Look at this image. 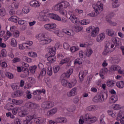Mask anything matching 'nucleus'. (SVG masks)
Returning <instances> with one entry per match:
<instances>
[{
  "label": "nucleus",
  "mask_w": 124,
  "mask_h": 124,
  "mask_svg": "<svg viewBox=\"0 0 124 124\" xmlns=\"http://www.w3.org/2000/svg\"><path fill=\"white\" fill-rule=\"evenodd\" d=\"M86 31L87 32H91V36L95 37L96 36H97V35L99 32V28H98V27L95 28L93 27V26H90L88 28L86 29Z\"/></svg>",
  "instance_id": "f257e3e1"
},
{
  "label": "nucleus",
  "mask_w": 124,
  "mask_h": 124,
  "mask_svg": "<svg viewBox=\"0 0 124 124\" xmlns=\"http://www.w3.org/2000/svg\"><path fill=\"white\" fill-rule=\"evenodd\" d=\"M93 7L95 13L98 15L100 14L102 11H103V4L100 1L97 2L96 4L93 5Z\"/></svg>",
  "instance_id": "f03ea898"
},
{
  "label": "nucleus",
  "mask_w": 124,
  "mask_h": 124,
  "mask_svg": "<svg viewBox=\"0 0 124 124\" xmlns=\"http://www.w3.org/2000/svg\"><path fill=\"white\" fill-rule=\"evenodd\" d=\"M107 98V94L105 93H100L99 95L95 96L93 98L94 102H102Z\"/></svg>",
  "instance_id": "7ed1b4c3"
},
{
  "label": "nucleus",
  "mask_w": 124,
  "mask_h": 124,
  "mask_svg": "<svg viewBox=\"0 0 124 124\" xmlns=\"http://www.w3.org/2000/svg\"><path fill=\"white\" fill-rule=\"evenodd\" d=\"M55 106V103L52 101H46L42 104V107L46 110L51 109Z\"/></svg>",
  "instance_id": "20e7f679"
},
{
  "label": "nucleus",
  "mask_w": 124,
  "mask_h": 124,
  "mask_svg": "<svg viewBox=\"0 0 124 124\" xmlns=\"http://www.w3.org/2000/svg\"><path fill=\"white\" fill-rule=\"evenodd\" d=\"M39 19L40 21H43L44 22H49L50 21L49 17L47 16V14L44 12L40 13Z\"/></svg>",
  "instance_id": "39448f33"
},
{
  "label": "nucleus",
  "mask_w": 124,
  "mask_h": 124,
  "mask_svg": "<svg viewBox=\"0 0 124 124\" xmlns=\"http://www.w3.org/2000/svg\"><path fill=\"white\" fill-rule=\"evenodd\" d=\"M74 83H70L67 81V80L65 79H62V86L64 87H67V88H72V87H74L75 86V84H76V81H74Z\"/></svg>",
  "instance_id": "423d86ee"
},
{
  "label": "nucleus",
  "mask_w": 124,
  "mask_h": 124,
  "mask_svg": "<svg viewBox=\"0 0 124 124\" xmlns=\"http://www.w3.org/2000/svg\"><path fill=\"white\" fill-rule=\"evenodd\" d=\"M57 28V25L55 23H48L45 25V29L48 31L55 30Z\"/></svg>",
  "instance_id": "0eeeda50"
},
{
  "label": "nucleus",
  "mask_w": 124,
  "mask_h": 124,
  "mask_svg": "<svg viewBox=\"0 0 124 124\" xmlns=\"http://www.w3.org/2000/svg\"><path fill=\"white\" fill-rule=\"evenodd\" d=\"M25 106L26 108L34 109V108H36L38 106V105L31 102H28L25 104Z\"/></svg>",
  "instance_id": "6e6552de"
},
{
  "label": "nucleus",
  "mask_w": 124,
  "mask_h": 124,
  "mask_svg": "<svg viewBox=\"0 0 124 124\" xmlns=\"http://www.w3.org/2000/svg\"><path fill=\"white\" fill-rule=\"evenodd\" d=\"M57 112L58 108H54L47 112L46 116H47V117H51V116L55 115V114H56V113H57Z\"/></svg>",
  "instance_id": "1a4fd4ad"
},
{
  "label": "nucleus",
  "mask_w": 124,
  "mask_h": 124,
  "mask_svg": "<svg viewBox=\"0 0 124 124\" xmlns=\"http://www.w3.org/2000/svg\"><path fill=\"white\" fill-rule=\"evenodd\" d=\"M34 121L37 124H44L46 122V119L43 117H36Z\"/></svg>",
  "instance_id": "9d476101"
},
{
  "label": "nucleus",
  "mask_w": 124,
  "mask_h": 124,
  "mask_svg": "<svg viewBox=\"0 0 124 124\" xmlns=\"http://www.w3.org/2000/svg\"><path fill=\"white\" fill-rule=\"evenodd\" d=\"M62 31L64 33L67 34V35H68L69 36H73L75 34L74 31L71 30L64 29L62 30Z\"/></svg>",
  "instance_id": "9b49d317"
},
{
  "label": "nucleus",
  "mask_w": 124,
  "mask_h": 124,
  "mask_svg": "<svg viewBox=\"0 0 124 124\" xmlns=\"http://www.w3.org/2000/svg\"><path fill=\"white\" fill-rule=\"evenodd\" d=\"M62 31L64 33L67 34V35H68L69 36H73L75 34L74 31L71 30L64 29L62 30Z\"/></svg>",
  "instance_id": "f8f14e48"
},
{
  "label": "nucleus",
  "mask_w": 124,
  "mask_h": 124,
  "mask_svg": "<svg viewBox=\"0 0 124 124\" xmlns=\"http://www.w3.org/2000/svg\"><path fill=\"white\" fill-rule=\"evenodd\" d=\"M70 20L74 24L76 25H78L80 23V21L77 19V17L74 15L70 16L69 17Z\"/></svg>",
  "instance_id": "ddd939ff"
},
{
  "label": "nucleus",
  "mask_w": 124,
  "mask_h": 124,
  "mask_svg": "<svg viewBox=\"0 0 124 124\" xmlns=\"http://www.w3.org/2000/svg\"><path fill=\"white\" fill-rule=\"evenodd\" d=\"M66 62H69V64L67 65V66H70V65H71V61H70V58H66L64 59H62L61 61L60 64H61V65H62L63 63H65Z\"/></svg>",
  "instance_id": "4468645a"
},
{
  "label": "nucleus",
  "mask_w": 124,
  "mask_h": 124,
  "mask_svg": "<svg viewBox=\"0 0 124 124\" xmlns=\"http://www.w3.org/2000/svg\"><path fill=\"white\" fill-rule=\"evenodd\" d=\"M47 33H41L36 36V38L40 39L41 41H43L45 38H46Z\"/></svg>",
  "instance_id": "2eb2a0df"
},
{
  "label": "nucleus",
  "mask_w": 124,
  "mask_h": 124,
  "mask_svg": "<svg viewBox=\"0 0 124 124\" xmlns=\"http://www.w3.org/2000/svg\"><path fill=\"white\" fill-rule=\"evenodd\" d=\"M104 38H105V34L104 33H101L97 36L96 41L97 42H101Z\"/></svg>",
  "instance_id": "dca6fc26"
},
{
  "label": "nucleus",
  "mask_w": 124,
  "mask_h": 124,
  "mask_svg": "<svg viewBox=\"0 0 124 124\" xmlns=\"http://www.w3.org/2000/svg\"><path fill=\"white\" fill-rule=\"evenodd\" d=\"M108 72V69L107 68L101 69L100 71V76L102 79H104V75Z\"/></svg>",
  "instance_id": "f3484780"
},
{
  "label": "nucleus",
  "mask_w": 124,
  "mask_h": 124,
  "mask_svg": "<svg viewBox=\"0 0 124 124\" xmlns=\"http://www.w3.org/2000/svg\"><path fill=\"white\" fill-rule=\"evenodd\" d=\"M106 32L108 36L113 37L116 35V32H115V31H114V30L112 29H107Z\"/></svg>",
  "instance_id": "a211bd4d"
},
{
  "label": "nucleus",
  "mask_w": 124,
  "mask_h": 124,
  "mask_svg": "<svg viewBox=\"0 0 124 124\" xmlns=\"http://www.w3.org/2000/svg\"><path fill=\"white\" fill-rule=\"evenodd\" d=\"M77 92V88L75 87L73 88L69 93H67L68 96L70 97L71 96H74L76 94Z\"/></svg>",
  "instance_id": "6ab92c4d"
},
{
  "label": "nucleus",
  "mask_w": 124,
  "mask_h": 124,
  "mask_svg": "<svg viewBox=\"0 0 124 124\" xmlns=\"http://www.w3.org/2000/svg\"><path fill=\"white\" fill-rule=\"evenodd\" d=\"M53 10L54 11H60L61 9H62V4L61 3H58L54 5L52 8Z\"/></svg>",
  "instance_id": "aec40b11"
},
{
  "label": "nucleus",
  "mask_w": 124,
  "mask_h": 124,
  "mask_svg": "<svg viewBox=\"0 0 124 124\" xmlns=\"http://www.w3.org/2000/svg\"><path fill=\"white\" fill-rule=\"evenodd\" d=\"M46 93V92L45 91V89H43L42 90H37L36 91H34L33 92V94L34 95H39L41 93Z\"/></svg>",
  "instance_id": "412c9836"
},
{
  "label": "nucleus",
  "mask_w": 124,
  "mask_h": 124,
  "mask_svg": "<svg viewBox=\"0 0 124 124\" xmlns=\"http://www.w3.org/2000/svg\"><path fill=\"white\" fill-rule=\"evenodd\" d=\"M30 5L32 7H39V6H40V5H39V2L36 0H32L30 2Z\"/></svg>",
  "instance_id": "4be33fe9"
},
{
  "label": "nucleus",
  "mask_w": 124,
  "mask_h": 124,
  "mask_svg": "<svg viewBox=\"0 0 124 124\" xmlns=\"http://www.w3.org/2000/svg\"><path fill=\"white\" fill-rule=\"evenodd\" d=\"M51 42H52V39L46 38L45 39L43 40L42 41H41L40 43L42 45H46V44H49V43H51Z\"/></svg>",
  "instance_id": "5701e85b"
},
{
  "label": "nucleus",
  "mask_w": 124,
  "mask_h": 124,
  "mask_svg": "<svg viewBox=\"0 0 124 124\" xmlns=\"http://www.w3.org/2000/svg\"><path fill=\"white\" fill-rule=\"evenodd\" d=\"M28 114L29 112H28L27 110H21L19 112H18V116H19V117H27Z\"/></svg>",
  "instance_id": "b1692460"
},
{
  "label": "nucleus",
  "mask_w": 124,
  "mask_h": 124,
  "mask_svg": "<svg viewBox=\"0 0 124 124\" xmlns=\"http://www.w3.org/2000/svg\"><path fill=\"white\" fill-rule=\"evenodd\" d=\"M50 15L52 19L56 20L57 21H62V18H61V17H60L59 15H56L55 14H51Z\"/></svg>",
  "instance_id": "393cba45"
},
{
  "label": "nucleus",
  "mask_w": 124,
  "mask_h": 124,
  "mask_svg": "<svg viewBox=\"0 0 124 124\" xmlns=\"http://www.w3.org/2000/svg\"><path fill=\"white\" fill-rule=\"evenodd\" d=\"M54 56H55V53H53V55H51L47 57V61L50 62V63L55 62L56 61V58H55Z\"/></svg>",
  "instance_id": "a878e982"
},
{
  "label": "nucleus",
  "mask_w": 124,
  "mask_h": 124,
  "mask_svg": "<svg viewBox=\"0 0 124 124\" xmlns=\"http://www.w3.org/2000/svg\"><path fill=\"white\" fill-rule=\"evenodd\" d=\"M78 77L80 80V82L84 81V78H85V72L84 71H80L79 73Z\"/></svg>",
  "instance_id": "bb28decb"
},
{
  "label": "nucleus",
  "mask_w": 124,
  "mask_h": 124,
  "mask_svg": "<svg viewBox=\"0 0 124 124\" xmlns=\"http://www.w3.org/2000/svg\"><path fill=\"white\" fill-rule=\"evenodd\" d=\"M46 73L49 76H52V74H53V69L52 68V66H48L46 67Z\"/></svg>",
  "instance_id": "cd10ccee"
},
{
  "label": "nucleus",
  "mask_w": 124,
  "mask_h": 124,
  "mask_svg": "<svg viewBox=\"0 0 124 124\" xmlns=\"http://www.w3.org/2000/svg\"><path fill=\"white\" fill-rule=\"evenodd\" d=\"M62 8H67L70 5L69 2L66 1H63L61 2Z\"/></svg>",
  "instance_id": "c85d7f7f"
},
{
  "label": "nucleus",
  "mask_w": 124,
  "mask_h": 124,
  "mask_svg": "<svg viewBox=\"0 0 124 124\" xmlns=\"http://www.w3.org/2000/svg\"><path fill=\"white\" fill-rule=\"evenodd\" d=\"M112 50H110V48H109L108 46H107L105 48L104 51L103 52V55L104 56H106L109 54V53H111L112 52Z\"/></svg>",
  "instance_id": "c756f323"
},
{
  "label": "nucleus",
  "mask_w": 124,
  "mask_h": 124,
  "mask_svg": "<svg viewBox=\"0 0 124 124\" xmlns=\"http://www.w3.org/2000/svg\"><path fill=\"white\" fill-rule=\"evenodd\" d=\"M57 122L58 123H61L62 124H64L65 123H66V122H67V120H66V118L64 117H60V118H57Z\"/></svg>",
  "instance_id": "7c9ffc66"
},
{
  "label": "nucleus",
  "mask_w": 124,
  "mask_h": 124,
  "mask_svg": "<svg viewBox=\"0 0 124 124\" xmlns=\"http://www.w3.org/2000/svg\"><path fill=\"white\" fill-rule=\"evenodd\" d=\"M36 68H37V66H36V65L31 66L29 67V70L32 74H34L36 71Z\"/></svg>",
  "instance_id": "2f4dec72"
},
{
  "label": "nucleus",
  "mask_w": 124,
  "mask_h": 124,
  "mask_svg": "<svg viewBox=\"0 0 124 124\" xmlns=\"http://www.w3.org/2000/svg\"><path fill=\"white\" fill-rule=\"evenodd\" d=\"M116 86L119 88V89H123V88H124V81H121L117 82L116 83Z\"/></svg>",
  "instance_id": "473e14b6"
},
{
  "label": "nucleus",
  "mask_w": 124,
  "mask_h": 124,
  "mask_svg": "<svg viewBox=\"0 0 124 124\" xmlns=\"http://www.w3.org/2000/svg\"><path fill=\"white\" fill-rule=\"evenodd\" d=\"M9 21L14 22V23H17L18 22V18L16 16H13L9 18Z\"/></svg>",
  "instance_id": "72a5a7b5"
},
{
  "label": "nucleus",
  "mask_w": 124,
  "mask_h": 124,
  "mask_svg": "<svg viewBox=\"0 0 124 124\" xmlns=\"http://www.w3.org/2000/svg\"><path fill=\"white\" fill-rule=\"evenodd\" d=\"M118 100V96L116 95L112 96L110 98V102L111 103H115Z\"/></svg>",
  "instance_id": "f704fd0d"
},
{
  "label": "nucleus",
  "mask_w": 124,
  "mask_h": 124,
  "mask_svg": "<svg viewBox=\"0 0 124 124\" xmlns=\"http://www.w3.org/2000/svg\"><path fill=\"white\" fill-rule=\"evenodd\" d=\"M46 75V69H43L41 70V72H40V74L39 75V78H41L43 77V76H45Z\"/></svg>",
  "instance_id": "c9c22d12"
},
{
  "label": "nucleus",
  "mask_w": 124,
  "mask_h": 124,
  "mask_svg": "<svg viewBox=\"0 0 124 124\" xmlns=\"http://www.w3.org/2000/svg\"><path fill=\"white\" fill-rule=\"evenodd\" d=\"M36 118V114H33V115H29L27 116L26 117V119L28 120V121H31V120H33V119H34V120H35Z\"/></svg>",
  "instance_id": "e433bc0d"
},
{
  "label": "nucleus",
  "mask_w": 124,
  "mask_h": 124,
  "mask_svg": "<svg viewBox=\"0 0 124 124\" xmlns=\"http://www.w3.org/2000/svg\"><path fill=\"white\" fill-rule=\"evenodd\" d=\"M87 109L89 111H94L95 110H97V107L95 106H90L87 108Z\"/></svg>",
  "instance_id": "4c0bfd02"
},
{
  "label": "nucleus",
  "mask_w": 124,
  "mask_h": 124,
  "mask_svg": "<svg viewBox=\"0 0 124 124\" xmlns=\"http://www.w3.org/2000/svg\"><path fill=\"white\" fill-rule=\"evenodd\" d=\"M11 45L13 46V47H16L17 46V41L15 38L12 39L11 41Z\"/></svg>",
  "instance_id": "58836bf2"
},
{
  "label": "nucleus",
  "mask_w": 124,
  "mask_h": 124,
  "mask_svg": "<svg viewBox=\"0 0 124 124\" xmlns=\"http://www.w3.org/2000/svg\"><path fill=\"white\" fill-rule=\"evenodd\" d=\"M28 55L31 58H36L37 57V53L34 52H29Z\"/></svg>",
  "instance_id": "ea45409f"
},
{
  "label": "nucleus",
  "mask_w": 124,
  "mask_h": 124,
  "mask_svg": "<svg viewBox=\"0 0 124 124\" xmlns=\"http://www.w3.org/2000/svg\"><path fill=\"white\" fill-rule=\"evenodd\" d=\"M117 121H120L121 124H124V116L122 118V116L118 115L117 118Z\"/></svg>",
  "instance_id": "a19ab883"
},
{
  "label": "nucleus",
  "mask_w": 124,
  "mask_h": 124,
  "mask_svg": "<svg viewBox=\"0 0 124 124\" xmlns=\"http://www.w3.org/2000/svg\"><path fill=\"white\" fill-rule=\"evenodd\" d=\"M22 12L26 14L29 13V12H30V9H29V7L28 6L24 7L22 9Z\"/></svg>",
  "instance_id": "79ce46f5"
},
{
  "label": "nucleus",
  "mask_w": 124,
  "mask_h": 124,
  "mask_svg": "<svg viewBox=\"0 0 124 124\" xmlns=\"http://www.w3.org/2000/svg\"><path fill=\"white\" fill-rule=\"evenodd\" d=\"M47 50L49 52H50L51 53H54V54H55V51H56V48L49 46L48 47H47Z\"/></svg>",
  "instance_id": "37998d69"
},
{
  "label": "nucleus",
  "mask_w": 124,
  "mask_h": 124,
  "mask_svg": "<svg viewBox=\"0 0 124 124\" xmlns=\"http://www.w3.org/2000/svg\"><path fill=\"white\" fill-rule=\"evenodd\" d=\"M114 84H115V81L110 80L107 82V86H108V87H112L114 86Z\"/></svg>",
  "instance_id": "c03bdc74"
},
{
  "label": "nucleus",
  "mask_w": 124,
  "mask_h": 124,
  "mask_svg": "<svg viewBox=\"0 0 124 124\" xmlns=\"http://www.w3.org/2000/svg\"><path fill=\"white\" fill-rule=\"evenodd\" d=\"M120 69V67L117 65L112 66L110 67V70L112 71H115V70H119Z\"/></svg>",
  "instance_id": "a18cd8bd"
},
{
  "label": "nucleus",
  "mask_w": 124,
  "mask_h": 124,
  "mask_svg": "<svg viewBox=\"0 0 124 124\" xmlns=\"http://www.w3.org/2000/svg\"><path fill=\"white\" fill-rule=\"evenodd\" d=\"M92 54H93V50L91 49H88L87 52L86 53V55L88 58L92 56Z\"/></svg>",
  "instance_id": "49530a36"
},
{
  "label": "nucleus",
  "mask_w": 124,
  "mask_h": 124,
  "mask_svg": "<svg viewBox=\"0 0 124 124\" xmlns=\"http://www.w3.org/2000/svg\"><path fill=\"white\" fill-rule=\"evenodd\" d=\"M6 76L9 78V79H12L14 76H13V74H11L10 72H7L6 73Z\"/></svg>",
  "instance_id": "de8ad7c7"
},
{
  "label": "nucleus",
  "mask_w": 124,
  "mask_h": 124,
  "mask_svg": "<svg viewBox=\"0 0 124 124\" xmlns=\"http://www.w3.org/2000/svg\"><path fill=\"white\" fill-rule=\"evenodd\" d=\"M0 15L2 17L5 16V9L2 8L0 9Z\"/></svg>",
  "instance_id": "09e8293b"
},
{
  "label": "nucleus",
  "mask_w": 124,
  "mask_h": 124,
  "mask_svg": "<svg viewBox=\"0 0 124 124\" xmlns=\"http://www.w3.org/2000/svg\"><path fill=\"white\" fill-rule=\"evenodd\" d=\"M21 62V59L18 57L15 58L12 60L13 63H16V62Z\"/></svg>",
  "instance_id": "8fccbe9b"
},
{
  "label": "nucleus",
  "mask_w": 124,
  "mask_h": 124,
  "mask_svg": "<svg viewBox=\"0 0 124 124\" xmlns=\"http://www.w3.org/2000/svg\"><path fill=\"white\" fill-rule=\"evenodd\" d=\"M13 35L14 37H19V35H20V32H19V31L16 30L13 32Z\"/></svg>",
  "instance_id": "3c124183"
},
{
  "label": "nucleus",
  "mask_w": 124,
  "mask_h": 124,
  "mask_svg": "<svg viewBox=\"0 0 124 124\" xmlns=\"http://www.w3.org/2000/svg\"><path fill=\"white\" fill-rule=\"evenodd\" d=\"M78 50H79V48L76 46H72L70 48L72 53H74L75 52H76V51H78Z\"/></svg>",
  "instance_id": "603ef678"
},
{
  "label": "nucleus",
  "mask_w": 124,
  "mask_h": 124,
  "mask_svg": "<svg viewBox=\"0 0 124 124\" xmlns=\"http://www.w3.org/2000/svg\"><path fill=\"white\" fill-rule=\"evenodd\" d=\"M75 29V31L77 32H79V31H82V30L83 29V28L81 27V26H76Z\"/></svg>",
  "instance_id": "864d4df0"
},
{
  "label": "nucleus",
  "mask_w": 124,
  "mask_h": 124,
  "mask_svg": "<svg viewBox=\"0 0 124 124\" xmlns=\"http://www.w3.org/2000/svg\"><path fill=\"white\" fill-rule=\"evenodd\" d=\"M19 108H15L13 109L12 113L13 115H17V113H18V111H19Z\"/></svg>",
  "instance_id": "5fc2aeb1"
},
{
  "label": "nucleus",
  "mask_w": 124,
  "mask_h": 124,
  "mask_svg": "<svg viewBox=\"0 0 124 124\" xmlns=\"http://www.w3.org/2000/svg\"><path fill=\"white\" fill-rule=\"evenodd\" d=\"M90 122L89 124H93V123H95L96 122V117L91 116V119H90Z\"/></svg>",
  "instance_id": "6e6d98bb"
},
{
  "label": "nucleus",
  "mask_w": 124,
  "mask_h": 124,
  "mask_svg": "<svg viewBox=\"0 0 124 124\" xmlns=\"http://www.w3.org/2000/svg\"><path fill=\"white\" fill-rule=\"evenodd\" d=\"M92 119V115L90 114H86L85 116V120L86 121H89V120H91Z\"/></svg>",
  "instance_id": "4d7b16f0"
},
{
  "label": "nucleus",
  "mask_w": 124,
  "mask_h": 124,
  "mask_svg": "<svg viewBox=\"0 0 124 124\" xmlns=\"http://www.w3.org/2000/svg\"><path fill=\"white\" fill-rule=\"evenodd\" d=\"M75 110V107L74 106H70L69 108H67V110L69 112H73Z\"/></svg>",
  "instance_id": "13d9d810"
},
{
  "label": "nucleus",
  "mask_w": 124,
  "mask_h": 124,
  "mask_svg": "<svg viewBox=\"0 0 124 124\" xmlns=\"http://www.w3.org/2000/svg\"><path fill=\"white\" fill-rule=\"evenodd\" d=\"M28 81L30 82V83H35V78H32V77H29L28 78Z\"/></svg>",
  "instance_id": "bf43d9fd"
},
{
  "label": "nucleus",
  "mask_w": 124,
  "mask_h": 124,
  "mask_svg": "<svg viewBox=\"0 0 124 124\" xmlns=\"http://www.w3.org/2000/svg\"><path fill=\"white\" fill-rule=\"evenodd\" d=\"M53 70L54 73H57L60 70V66H55L53 68Z\"/></svg>",
  "instance_id": "052dcab7"
},
{
  "label": "nucleus",
  "mask_w": 124,
  "mask_h": 124,
  "mask_svg": "<svg viewBox=\"0 0 124 124\" xmlns=\"http://www.w3.org/2000/svg\"><path fill=\"white\" fill-rule=\"evenodd\" d=\"M1 54L2 57H6V54H7L6 50L5 49H3L1 51Z\"/></svg>",
  "instance_id": "680f3d73"
},
{
  "label": "nucleus",
  "mask_w": 124,
  "mask_h": 124,
  "mask_svg": "<svg viewBox=\"0 0 124 124\" xmlns=\"http://www.w3.org/2000/svg\"><path fill=\"white\" fill-rule=\"evenodd\" d=\"M59 12L62 15H66L67 14V11L65 10H60Z\"/></svg>",
  "instance_id": "e2e57ef3"
},
{
  "label": "nucleus",
  "mask_w": 124,
  "mask_h": 124,
  "mask_svg": "<svg viewBox=\"0 0 124 124\" xmlns=\"http://www.w3.org/2000/svg\"><path fill=\"white\" fill-rule=\"evenodd\" d=\"M71 75H70V74L67 72L66 73H63L62 76V77H66V78H69Z\"/></svg>",
  "instance_id": "0e129e2a"
},
{
  "label": "nucleus",
  "mask_w": 124,
  "mask_h": 124,
  "mask_svg": "<svg viewBox=\"0 0 124 124\" xmlns=\"http://www.w3.org/2000/svg\"><path fill=\"white\" fill-rule=\"evenodd\" d=\"M26 44H24L23 43L22 45H19V48L20 50H24V49L26 48Z\"/></svg>",
  "instance_id": "69168bd1"
},
{
  "label": "nucleus",
  "mask_w": 124,
  "mask_h": 124,
  "mask_svg": "<svg viewBox=\"0 0 124 124\" xmlns=\"http://www.w3.org/2000/svg\"><path fill=\"white\" fill-rule=\"evenodd\" d=\"M26 96L28 98V99H31V92H30V91H27Z\"/></svg>",
  "instance_id": "338daca9"
},
{
  "label": "nucleus",
  "mask_w": 124,
  "mask_h": 124,
  "mask_svg": "<svg viewBox=\"0 0 124 124\" xmlns=\"http://www.w3.org/2000/svg\"><path fill=\"white\" fill-rule=\"evenodd\" d=\"M113 108L114 110H119V109H121V107H120L119 105H115L113 107Z\"/></svg>",
  "instance_id": "774afa93"
}]
</instances>
